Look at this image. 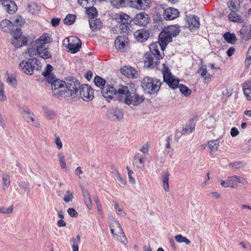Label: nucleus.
<instances>
[{"mask_svg": "<svg viewBox=\"0 0 251 251\" xmlns=\"http://www.w3.org/2000/svg\"><path fill=\"white\" fill-rule=\"evenodd\" d=\"M180 26L178 25H168L164 27L158 36V43L163 51L167 45L172 41L173 37H176L180 32Z\"/></svg>", "mask_w": 251, "mask_h": 251, "instance_id": "1", "label": "nucleus"}, {"mask_svg": "<svg viewBox=\"0 0 251 251\" xmlns=\"http://www.w3.org/2000/svg\"><path fill=\"white\" fill-rule=\"evenodd\" d=\"M46 81L51 84L54 96L60 98L64 95L66 97V82L56 78L54 75H51L46 78Z\"/></svg>", "mask_w": 251, "mask_h": 251, "instance_id": "2", "label": "nucleus"}, {"mask_svg": "<svg viewBox=\"0 0 251 251\" xmlns=\"http://www.w3.org/2000/svg\"><path fill=\"white\" fill-rule=\"evenodd\" d=\"M141 83L144 90L151 95L157 93L163 83L160 80L149 76H145L141 80Z\"/></svg>", "mask_w": 251, "mask_h": 251, "instance_id": "3", "label": "nucleus"}, {"mask_svg": "<svg viewBox=\"0 0 251 251\" xmlns=\"http://www.w3.org/2000/svg\"><path fill=\"white\" fill-rule=\"evenodd\" d=\"M109 227L114 238L126 245L127 241L119 222L115 219H113L109 225Z\"/></svg>", "mask_w": 251, "mask_h": 251, "instance_id": "4", "label": "nucleus"}, {"mask_svg": "<svg viewBox=\"0 0 251 251\" xmlns=\"http://www.w3.org/2000/svg\"><path fill=\"white\" fill-rule=\"evenodd\" d=\"M162 73L163 77V81L173 89H176L178 88L179 80L175 76L171 73L169 67L163 63Z\"/></svg>", "mask_w": 251, "mask_h": 251, "instance_id": "5", "label": "nucleus"}, {"mask_svg": "<svg viewBox=\"0 0 251 251\" xmlns=\"http://www.w3.org/2000/svg\"><path fill=\"white\" fill-rule=\"evenodd\" d=\"M66 97H70L72 99L77 96V92L81 85L79 82L75 77L67 80L66 83Z\"/></svg>", "mask_w": 251, "mask_h": 251, "instance_id": "6", "label": "nucleus"}, {"mask_svg": "<svg viewBox=\"0 0 251 251\" xmlns=\"http://www.w3.org/2000/svg\"><path fill=\"white\" fill-rule=\"evenodd\" d=\"M79 95L85 101H89L94 98V90L88 84H82L79 89Z\"/></svg>", "mask_w": 251, "mask_h": 251, "instance_id": "7", "label": "nucleus"}, {"mask_svg": "<svg viewBox=\"0 0 251 251\" xmlns=\"http://www.w3.org/2000/svg\"><path fill=\"white\" fill-rule=\"evenodd\" d=\"M37 60L32 59L31 61H22L19 64L20 68L26 75H31L34 72L35 64H37Z\"/></svg>", "mask_w": 251, "mask_h": 251, "instance_id": "8", "label": "nucleus"}, {"mask_svg": "<svg viewBox=\"0 0 251 251\" xmlns=\"http://www.w3.org/2000/svg\"><path fill=\"white\" fill-rule=\"evenodd\" d=\"M129 40L126 36H119L115 40V46L116 48L121 52H125L127 50Z\"/></svg>", "mask_w": 251, "mask_h": 251, "instance_id": "9", "label": "nucleus"}, {"mask_svg": "<svg viewBox=\"0 0 251 251\" xmlns=\"http://www.w3.org/2000/svg\"><path fill=\"white\" fill-rule=\"evenodd\" d=\"M68 42L67 48L72 53L77 52L81 48V43L80 39L76 37H71L67 38Z\"/></svg>", "mask_w": 251, "mask_h": 251, "instance_id": "10", "label": "nucleus"}, {"mask_svg": "<svg viewBox=\"0 0 251 251\" xmlns=\"http://www.w3.org/2000/svg\"><path fill=\"white\" fill-rule=\"evenodd\" d=\"M145 100V97L143 95H140L136 93H130V97L124 99V103L127 105L133 104L134 105L137 106L140 105Z\"/></svg>", "mask_w": 251, "mask_h": 251, "instance_id": "11", "label": "nucleus"}, {"mask_svg": "<svg viewBox=\"0 0 251 251\" xmlns=\"http://www.w3.org/2000/svg\"><path fill=\"white\" fill-rule=\"evenodd\" d=\"M92 1L93 0H78V3L86 9V11L90 19H95L98 16V12L95 7H87V4Z\"/></svg>", "mask_w": 251, "mask_h": 251, "instance_id": "12", "label": "nucleus"}, {"mask_svg": "<svg viewBox=\"0 0 251 251\" xmlns=\"http://www.w3.org/2000/svg\"><path fill=\"white\" fill-rule=\"evenodd\" d=\"M179 15V12L176 8L170 7L163 10V16L166 20H173L177 18Z\"/></svg>", "mask_w": 251, "mask_h": 251, "instance_id": "13", "label": "nucleus"}, {"mask_svg": "<svg viewBox=\"0 0 251 251\" xmlns=\"http://www.w3.org/2000/svg\"><path fill=\"white\" fill-rule=\"evenodd\" d=\"M116 90L112 85L107 84L101 90L102 96L108 101H110L116 96Z\"/></svg>", "mask_w": 251, "mask_h": 251, "instance_id": "14", "label": "nucleus"}, {"mask_svg": "<svg viewBox=\"0 0 251 251\" xmlns=\"http://www.w3.org/2000/svg\"><path fill=\"white\" fill-rule=\"evenodd\" d=\"M1 4L4 9L9 14H14L17 11V6L12 0H2Z\"/></svg>", "mask_w": 251, "mask_h": 251, "instance_id": "15", "label": "nucleus"}, {"mask_svg": "<svg viewBox=\"0 0 251 251\" xmlns=\"http://www.w3.org/2000/svg\"><path fill=\"white\" fill-rule=\"evenodd\" d=\"M122 75L131 79L136 78L138 76V71L133 67L130 66H124L121 69Z\"/></svg>", "mask_w": 251, "mask_h": 251, "instance_id": "16", "label": "nucleus"}, {"mask_svg": "<svg viewBox=\"0 0 251 251\" xmlns=\"http://www.w3.org/2000/svg\"><path fill=\"white\" fill-rule=\"evenodd\" d=\"M132 7L139 10H144L150 7V0H130Z\"/></svg>", "mask_w": 251, "mask_h": 251, "instance_id": "17", "label": "nucleus"}, {"mask_svg": "<svg viewBox=\"0 0 251 251\" xmlns=\"http://www.w3.org/2000/svg\"><path fill=\"white\" fill-rule=\"evenodd\" d=\"M133 35L138 42L143 43L149 38L150 33L148 29L143 28L136 30Z\"/></svg>", "mask_w": 251, "mask_h": 251, "instance_id": "18", "label": "nucleus"}, {"mask_svg": "<svg viewBox=\"0 0 251 251\" xmlns=\"http://www.w3.org/2000/svg\"><path fill=\"white\" fill-rule=\"evenodd\" d=\"M149 15L145 12L137 14L133 18L134 23L139 25H146L150 21Z\"/></svg>", "mask_w": 251, "mask_h": 251, "instance_id": "19", "label": "nucleus"}, {"mask_svg": "<svg viewBox=\"0 0 251 251\" xmlns=\"http://www.w3.org/2000/svg\"><path fill=\"white\" fill-rule=\"evenodd\" d=\"M116 96L118 97L120 101H123L124 99L130 97V92L126 86H120L118 90H116Z\"/></svg>", "mask_w": 251, "mask_h": 251, "instance_id": "20", "label": "nucleus"}, {"mask_svg": "<svg viewBox=\"0 0 251 251\" xmlns=\"http://www.w3.org/2000/svg\"><path fill=\"white\" fill-rule=\"evenodd\" d=\"M114 18L121 24H125L126 25H130L132 21L131 18L127 14L121 12L115 15Z\"/></svg>", "mask_w": 251, "mask_h": 251, "instance_id": "21", "label": "nucleus"}, {"mask_svg": "<svg viewBox=\"0 0 251 251\" xmlns=\"http://www.w3.org/2000/svg\"><path fill=\"white\" fill-rule=\"evenodd\" d=\"M22 115L26 122L34 123V126L36 127H39L40 124L39 122L34 118V114L32 112H31L28 109H24L22 113Z\"/></svg>", "mask_w": 251, "mask_h": 251, "instance_id": "22", "label": "nucleus"}, {"mask_svg": "<svg viewBox=\"0 0 251 251\" xmlns=\"http://www.w3.org/2000/svg\"><path fill=\"white\" fill-rule=\"evenodd\" d=\"M159 63V60L156 59V61H154V58L152 54H147L146 59L144 61V65L146 67L151 69L157 68Z\"/></svg>", "mask_w": 251, "mask_h": 251, "instance_id": "23", "label": "nucleus"}, {"mask_svg": "<svg viewBox=\"0 0 251 251\" xmlns=\"http://www.w3.org/2000/svg\"><path fill=\"white\" fill-rule=\"evenodd\" d=\"M158 45L159 43H154L151 44L150 45V50L151 52V54L154 56L157 60H160L163 58L164 56V53L161 54L159 50Z\"/></svg>", "mask_w": 251, "mask_h": 251, "instance_id": "24", "label": "nucleus"}, {"mask_svg": "<svg viewBox=\"0 0 251 251\" xmlns=\"http://www.w3.org/2000/svg\"><path fill=\"white\" fill-rule=\"evenodd\" d=\"M13 23L9 20H3L0 23V28L4 32L10 33L13 29Z\"/></svg>", "mask_w": 251, "mask_h": 251, "instance_id": "25", "label": "nucleus"}, {"mask_svg": "<svg viewBox=\"0 0 251 251\" xmlns=\"http://www.w3.org/2000/svg\"><path fill=\"white\" fill-rule=\"evenodd\" d=\"M145 159L140 153H136L133 159V165L138 168L142 169L145 166Z\"/></svg>", "mask_w": 251, "mask_h": 251, "instance_id": "26", "label": "nucleus"}, {"mask_svg": "<svg viewBox=\"0 0 251 251\" xmlns=\"http://www.w3.org/2000/svg\"><path fill=\"white\" fill-rule=\"evenodd\" d=\"M51 38L48 33H44L38 39L36 40L37 47H43L45 45L51 42Z\"/></svg>", "mask_w": 251, "mask_h": 251, "instance_id": "27", "label": "nucleus"}, {"mask_svg": "<svg viewBox=\"0 0 251 251\" xmlns=\"http://www.w3.org/2000/svg\"><path fill=\"white\" fill-rule=\"evenodd\" d=\"M11 43L15 48H19L27 44V38L25 36L16 38L12 39Z\"/></svg>", "mask_w": 251, "mask_h": 251, "instance_id": "28", "label": "nucleus"}, {"mask_svg": "<svg viewBox=\"0 0 251 251\" xmlns=\"http://www.w3.org/2000/svg\"><path fill=\"white\" fill-rule=\"evenodd\" d=\"M36 50L39 55L44 59H49L51 57V54L48 48L37 47Z\"/></svg>", "mask_w": 251, "mask_h": 251, "instance_id": "29", "label": "nucleus"}, {"mask_svg": "<svg viewBox=\"0 0 251 251\" xmlns=\"http://www.w3.org/2000/svg\"><path fill=\"white\" fill-rule=\"evenodd\" d=\"M89 23L90 28L93 31L100 30L102 26V23L100 19H90Z\"/></svg>", "mask_w": 251, "mask_h": 251, "instance_id": "30", "label": "nucleus"}, {"mask_svg": "<svg viewBox=\"0 0 251 251\" xmlns=\"http://www.w3.org/2000/svg\"><path fill=\"white\" fill-rule=\"evenodd\" d=\"M169 176L170 174L168 171L164 172L161 176L163 187L164 191L166 192L170 191L169 185Z\"/></svg>", "mask_w": 251, "mask_h": 251, "instance_id": "31", "label": "nucleus"}, {"mask_svg": "<svg viewBox=\"0 0 251 251\" xmlns=\"http://www.w3.org/2000/svg\"><path fill=\"white\" fill-rule=\"evenodd\" d=\"M229 21L233 22L242 23L244 22L243 18L237 14L236 11L231 12L228 15Z\"/></svg>", "mask_w": 251, "mask_h": 251, "instance_id": "32", "label": "nucleus"}, {"mask_svg": "<svg viewBox=\"0 0 251 251\" xmlns=\"http://www.w3.org/2000/svg\"><path fill=\"white\" fill-rule=\"evenodd\" d=\"M195 128V125L193 123V120H190L189 123L185 125V126L183 127L182 130V134H186L190 133L193 131Z\"/></svg>", "mask_w": 251, "mask_h": 251, "instance_id": "33", "label": "nucleus"}, {"mask_svg": "<svg viewBox=\"0 0 251 251\" xmlns=\"http://www.w3.org/2000/svg\"><path fill=\"white\" fill-rule=\"evenodd\" d=\"M189 24L191 29H193L194 27L199 28L200 25L199 18L197 16H192L189 18Z\"/></svg>", "mask_w": 251, "mask_h": 251, "instance_id": "34", "label": "nucleus"}, {"mask_svg": "<svg viewBox=\"0 0 251 251\" xmlns=\"http://www.w3.org/2000/svg\"><path fill=\"white\" fill-rule=\"evenodd\" d=\"M198 73H200L201 77L205 80H210L211 78L212 75L208 73L205 65H201L198 71Z\"/></svg>", "mask_w": 251, "mask_h": 251, "instance_id": "35", "label": "nucleus"}, {"mask_svg": "<svg viewBox=\"0 0 251 251\" xmlns=\"http://www.w3.org/2000/svg\"><path fill=\"white\" fill-rule=\"evenodd\" d=\"M83 196L84 199L85 203L86 204L87 208L91 209L92 205V201L90 195L87 190L83 191Z\"/></svg>", "mask_w": 251, "mask_h": 251, "instance_id": "36", "label": "nucleus"}, {"mask_svg": "<svg viewBox=\"0 0 251 251\" xmlns=\"http://www.w3.org/2000/svg\"><path fill=\"white\" fill-rule=\"evenodd\" d=\"M28 11L32 14H36L40 12V7L36 3H31L28 5Z\"/></svg>", "mask_w": 251, "mask_h": 251, "instance_id": "37", "label": "nucleus"}, {"mask_svg": "<svg viewBox=\"0 0 251 251\" xmlns=\"http://www.w3.org/2000/svg\"><path fill=\"white\" fill-rule=\"evenodd\" d=\"M94 82L96 86L99 87L101 90L105 86V80L99 76L97 75L95 77Z\"/></svg>", "mask_w": 251, "mask_h": 251, "instance_id": "38", "label": "nucleus"}, {"mask_svg": "<svg viewBox=\"0 0 251 251\" xmlns=\"http://www.w3.org/2000/svg\"><path fill=\"white\" fill-rule=\"evenodd\" d=\"M2 189L4 190L7 189L10 184V177L8 174H3L2 177Z\"/></svg>", "mask_w": 251, "mask_h": 251, "instance_id": "39", "label": "nucleus"}, {"mask_svg": "<svg viewBox=\"0 0 251 251\" xmlns=\"http://www.w3.org/2000/svg\"><path fill=\"white\" fill-rule=\"evenodd\" d=\"M76 19V16L74 14H69L67 15L65 18L63 20L64 24L67 25H71L75 22Z\"/></svg>", "mask_w": 251, "mask_h": 251, "instance_id": "40", "label": "nucleus"}, {"mask_svg": "<svg viewBox=\"0 0 251 251\" xmlns=\"http://www.w3.org/2000/svg\"><path fill=\"white\" fill-rule=\"evenodd\" d=\"M224 37L228 43L234 44L236 41V37L235 34L230 33L229 32L225 33Z\"/></svg>", "mask_w": 251, "mask_h": 251, "instance_id": "41", "label": "nucleus"}, {"mask_svg": "<svg viewBox=\"0 0 251 251\" xmlns=\"http://www.w3.org/2000/svg\"><path fill=\"white\" fill-rule=\"evenodd\" d=\"M179 91L185 96L187 97L191 95L192 91L185 85L180 84L178 85Z\"/></svg>", "mask_w": 251, "mask_h": 251, "instance_id": "42", "label": "nucleus"}, {"mask_svg": "<svg viewBox=\"0 0 251 251\" xmlns=\"http://www.w3.org/2000/svg\"><path fill=\"white\" fill-rule=\"evenodd\" d=\"M111 4L114 7L119 8L124 7L126 0H110Z\"/></svg>", "mask_w": 251, "mask_h": 251, "instance_id": "43", "label": "nucleus"}, {"mask_svg": "<svg viewBox=\"0 0 251 251\" xmlns=\"http://www.w3.org/2000/svg\"><path fill=\"white\" fill-rule=\"evenodd\" d=\"M175 239L178 243H185L187 245H189L191 243L190 240L181 234H178L175 236Z\"/></svg>", "mask_w": 251, "mask_h": 251, "instance_id": "44", "label": "nucleus"}, {"mask_svg": "<svg viewBox=\"0 0 251 251\" xmlns=\"http://www.w3.org/2000/svg\"><path fill=\"white\" fill-rule=\"evenodd\" d=\"M57 156L59 159V162L60 164L61 168L62 169L66 170L67 168V165L65 159V156L63 152H60L57 154Z\"/></svg>", "mask_w": 251, "mask_h": 251, "instance_id": "45", "label": "nucleus"}, {"mask_svg": "<svg viewBox=\"0 0 251 251\" xmlns=\"http://www.w3.org/2000/svg\"><path fill=\"white\" fill-rule=\"evenodd\" d=\"M208 145L210 149L211 153H212L213 152H215L217 151L219 145L217 143V140H211L208 142Z\"/></svg>", "mask_w": 251, "mask_h": 251, "instance_id": "46", "label": "nucleus"}, {"mask_svg": "<svg viewBox=\"0 0 251 251\" xmlns=\"http://www.w3.org/2000/svg\"><path fill=\"white\" fill-rule=\"evenodd\" d=\"M130 25H126L125 24H121L120 25V32L128 35L132 32L130 29Z\"/></svg>", "mask_w": 251, "mask_h": 251, "instance_id": "47", "label": "nucleus"}, {"mask_svg": "<svg viewBox=\"0 0 251 251\" xmlns=\"http://www.w3.org/2000/svg\"><path fill=\"white\" fill-rule=\"evenodd\" d=\"M73 245H72V249L73 251H78V244L80 242V237L77 235L75 238L72 239Z\"/></svg>", "mask_w": 251, "mask_h": 251, "instance_id": "48", "label": "nucleus"}, {"mask_svg": "<svg viewBox=\"0 0 251 251\" xmlns=\"http://www.w3.org/2000/svg\"><path fill=\"white\" fill-rule=\"evenodd\" d=\"M240 33L242 36L243 39L248 41L251 39V30L249 31H242L241 30Z\"/></svg>", "mask_w": 251, "mask_h": 251, "instance_id": "49", "label": "nucleus"}, {"mask_svg": "<svg viewBox=\"0 0 251 251\" xmlns=\"http://www.w3.org/2000/svg\"><path fill=\"white\" fill-rule=\"evenodd\" d=\"M6 100V97L4 94V85L0 84V101H4Z\"/></svg>", "mask_w": 251, "mask_h": 251, "instance_id": "50", "label": "nucleus"}, {"mask_svg": "<svg viewBox=\"0 0 251 251\" xmlns=\"http://www.w3.org/2000/svg\"><path fill=\"white\" fill-rule=\"evenodd\" d=\"M228 187H232V188H235L237 186V182L236 181V180L235 179V177L233 176H230L228 177Z\"/></svg>", "mask_w": 251, "mask_h": 251, "instance_id": "51", "label": "nucleus"}, {"mask_svg": "<svg viewBox=\"0 0 251 251\" xmlns=\"http://www.w3.org/2000/svg\"><path fill=\"white\" fill-rule=\"evenodd\" d=\"M74 198L73 193L69 190L67 191L64 197V201L66 202L71 201Z\"/></svg>", "mask_w": 251, "mask_h": 251, "instance_id": "52", "label": "nucleus"}, {"mask_svg": "<svg viewBox=\"0 0 251 251\" xmlns=\"http://www.w3.org/2000/svg\"><path fill=\"white\" fill-rule=\"evenodd\" d=\"M13 210V205H11L8 208L0 207V213L9 214L12 213Z\"/></svg>", "mask_w": 251, "mask_h": 251, "instance_id": "53", "label": "nucleus"}, {"mask_svg": "<svg viewBox=\"0 0 251 251\" xmlns=\"http://www.w3.org/2000/svg\"><path fill=\"white\" fill-rule=\"evenodd\" d=\"M6 82L10 85H15L17 84V80L16 77L12 75L9 76L6 79Z\"/></svg>", "mask_w": 251, "mask_h": 251, "instance_id": "54", "label": "nucleus"}, {"mask_svg": "<svg viewBox=\"0 0 251 251\" xmlns=\"http://www.w3.org/2000/svg\"><path fill=\"white\" fill-rule=\"evenodd\" d=\"M228 7L229 9L231 11V12L238 11V5L234 1H230L229 3L228 4Z\"/></svg>", "mask_w": 251, "mask_h": 251, "instance_id": "55", "label": "nucleus"}, {"mask_svg": "<svg viewBox=\"0 0 251 251\" xmlns=\"http://www.w3.org/2000/svg\"><path fill=\"white\" fill-rule=\"evenodd\" d=\"M126 169L128 172V176L129 178V181L131 183L135 184V180L134 178L132 176V175L133 174V172L132 170H130L128 166L126 167Z\"/></svg>", "mask_w": 251, "mask_h": 251, "instance_id": "56", "label": "nucleus"}, {"mask_svg": "<svg viewBox=\"0 0 251 251\" xmlns=\"http://www.w3.org/2000/svg\"><path fill=\"white\" fill-rule=\"evenodd\" d=\"M150 145L148 143H146L142 145L140 148V151L144 154L147 153L149 152Z\"/></svg>", "mask_w": 251, "mask_h": 251, "instance_id": "57", "label": "nucleus"}, {"mask_svg": "<svg viewBox=\"0 0 251 251\" xmlns=\"http://www.w3.org/2000/svg\"><path fill=\"white\" fill-rule=\"evenodd\" d=\"M116 176L118 180V181L122 184V185H126V179L123 178L121 176L120 173L117 171V174L116 175Z\"/></svg>", "mask_w": 251, "mask_h": 251, "instance_id": "58", "label": "nucleus"}, {"mask_svg": "<svg viewBox=\"0 0 251 251\" xmlns=\"http://www.w3.org/2000/svg\"><path fill=\"white\" fill-rule=\"evenodd\" d=\"M243 90H246V89L251 88V78L245 81L242 84Z\"/></svg>", "mask_w": 251, "mask_h": 251, "instance_id": "59", "label": "nucleus"}, {"mask_svg": "<svg viewBox=\"0 0 251 251\" xmlns=\"http://www.w3.org/2000/svg\"><path fill=\"white\" fill-rule=\"evenodd\" d=\"M67 212L68 214L72 217H76L78 216V213L73 208H68Z\"/></svg>", "mask_w": 251, "mask_h": 251, "instance_id": "60", "label": "nucleus"}, {"mask_svg": "<svg viewBox=\"0 0 251 251\" xmlns=\"http://www.w3.org/2000/svg\"><path fill=\"white\" fill-rule=\"evenodd\" d=\"M54 142L58 150H60L62 148L63 144L59 136H56Z\"/></svg>", "mask_w": 251, "mask_h": 251, "instance_id": "61", "label": "nucleus"}, {"mask_svg": "<svg viewBox=\"0 0 251 251\" xmlns=\"http://www.w3.org/2000/svg\"><path fill=\"white\" fill-rule=\"evenodd\" d=\"M23 36L22 35V32L20 29H16L13 33V39L19 38Z\"/></svg>", "mask_w": 251, "mask_h": 251, "instance_id": "62", "label": "nucleus"}, {"mask_svg": "<svg viewBox=\"0 0 251 251\" xmlns=\"http://www.w3.org/2000/svg\"><path fill=\"white\" fill-rule=\"evenodd\" d=\"M36 49L31 48H28L27 49L26 53L29 56L33 57L34 55H36Z\"/></svg>", "mask_w": 251, "mask_h": 251, "instance_id": "63", "label": "nucleus"}, {"mask_svg": "<svg viewBox=\"0 0 251 251\" xmlns=\"http://www.w3.org/2000/svg\"><path fill=\"white\" fill-rule=\"evenodd\" d=\"M244 93L248 100H251V88L243 90Z\"/></svg>", "mask_w": 251, "mask_h": 251, "instance_id": "64", "label": "nucleus"}]
</instances>
